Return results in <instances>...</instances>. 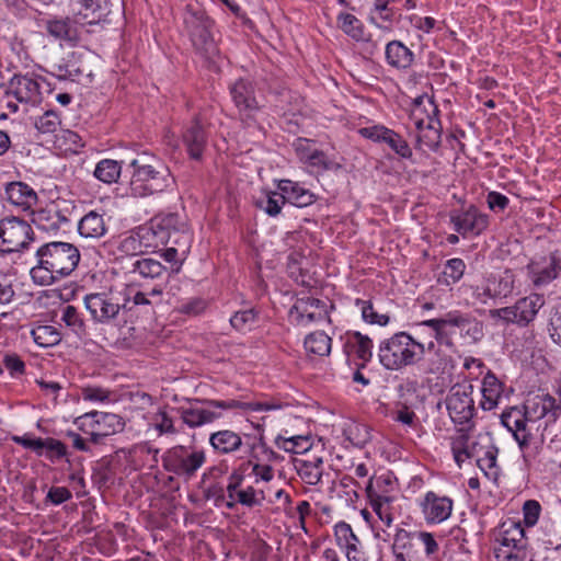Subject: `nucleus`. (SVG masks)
Wrapping results in <instances>:
<instances>
[{"instance_id": "1", "label": "nucleus", "mask_w": 561, "mask_h": 561, "mask_svg": "<svg viewBox=\"0 0 561 561\" xmlns=\"http://www.w3.org/2000/svg\"><path fill=\"white\" fill-rule=\"evenodd\" d=\"M559 415V408H557L553 396L549 393L537 394L527 399L524 410L513 407L504 411L501 414V423L513 434L519 447L524 449L531 439L530 423L545 417L547 422H554Z\"/></svg>"}, {"instance_id": "2", "label": "nucleus", "mask_w": 561, "mask_h": 561, "mask_svg": "<svg viewBox=\"0 0 561 561\" xmlns=\"http://www.w3.org/2000/svg\"><path fill=\"white\" fill-rule=\"evenodd\" d=\"M37 264L31 268L34 283L47 286L70 275L79 264L80 252L68 242H49L36 251Z\"/></svg>"}, {"instance_id": "3", "label": "nucleus", "mask_w": 561, "mask_h": 561, "mask_svg": "<svg viewBox=\"0 0 561 561\" xmlns=\"http://www.w3.org/2000/svg\"><path fill=\"white\" fill-rule=\"evenodd\" d=\"M134 169L130 179V192L134 196L145 197L164 191L170 186L172 178L154 157L144 153L130 162Z\"/></svg>"}, {"instance_id": "4", "label": "nucleus", "mask_w": 561, "mask_h": 561, "mask_svg": "<svg viewBox=\"0 0 561 561\" xmlns=\"http://www.w3.org/2000/svg\"><path fill=\"white\" fill-rule=\"evenodd\" d=\"M425 354L424 344L412 335L399 332L382 341L378 348L380 364L389 370H401L416 364Z\"/></svg>"}, {"instance_id": "5", "label": "nucleus", "mask_w": 561, "mask_h": 561, "mask_svg": "<svg viewBox=\"0 0 561 561\" xmlns=\"http://www.w3.org/2000/svg\"><path fill=\"white\" fill-rule=\"evenodd\" d=\"M184 27L194 47L205 55H213L216 45L211 35L213 21L205 11L196 4H187L183 15Z\"/></svg>"}, {"instance_id": "6", "label": "nucleus", "mask_w": 561, "mask_h": 561, "mask_svg": "<svg viewBox=\"0 0 561 561\" xmlns=\"http://www.w3.org/2000/svg\"><path fill=\"white\" fill-rule=\"evenodd\" d=\"M163 467L185 480L192 479L206 461V454L202 449H192L182 445L169 449L163 458Z\"/></svg>"}, {"instance_id": "7", "label": "nucleus", "mask_w": 561, "mask_h": 561, "mask_svg": "<svg viewBox=\"0 0 561 561\" xmlns=\"http://www.w3.org/2000/svg\"><path fill=\"white\" fill-rule=\"evenodd\" d=\"M181 226H187L185 220L178 214L171 213L156 216L149 226L139 227L137 230L146 251H148L169 244L174 237L173 230H179Z\"/></svg>"}, {"instance_id": "8", "label": "nucleus", "mask_w": 561, "mask_h": 561, "mask_svg": "<svg viewBox=\"0 0 561 561\" xmlns=\"http://www.w3.org/2000/svg\"><path fill=\"white\" fill-rule=\"evenodd\" d=\"M42 99L41 83L28 76L15 75L8 84V88H2L3 107L15 113L19 110L18 103L23 104H37Z\"/></svg>"}, {"instance_id": "9", "label": "nucleus", "mask_w": 561, "mask_h": 561, "mask_svg": "<svg viewBox=\"0 0 561 561\" xmlns=\"http://www.w3.org/2000/svg\"><path fill=\"white\" fill-rule=\"evenodd\" d=\"M84 305L94 321L108 323L118 316L121 310H124L126 299L118 289H111L88 294L84 297Z\"/></svg>"}, {"instance_id": "10", "label": "nucleus", "mask_w": 561, "mask_h": 561, "mask_svg": "<svg viewBox=\"0 0 561 561\" xmlns=\"http://www.w3.org/2000/svg\"><path fill=\"white\" fill-rule=\"evenodd\" d=\"M543 305V296L531 294L518 299L513 306L491 310V316L492 318H499L506 323L526 327L534 321Z\"/></svg>"}, {"instance_id": "11", "label": "nucleus", "mask_w": 561, "mask_h": 561, "mask_svg": "<svg viewBox=\"0 0 561 561\" xmlns=\"http://www.w3.org/2000/svg\"><path fill=\"white\" fill-rule=\"evenodd\" d=\"M32 227L18 217H5L0 220V252H19L33 240Z\"/></svg>"}, {"instance_id": "12", "label": "nucleus", "mask_w": 561, "mask_h": 561, "mask_svg": "<svg viewBox=\"0 0 561 561\" xmlns=\"http://www.w3.org/2000/svg\"><path fill=\"white\" fill-rule=\"evenodd\" d=\"M333 305L329 300L313 297L299 298L289 310V319L297 325H308L313 322H330V310Z\"/></svg>"}, {"instance_id": "13", "label": "nucleus", "mask_w": 561, "mask_h": 561, "mask_svg": "<svg viewBox=\"0 0 561 561\" xmlns=\"http://www.w3.org/2000/svg\"><path fill=\"white\" fill-rule=\"evenodd\" d=\"M473 386L470 383L454 385L446 398V407L455 423L469 422L474 414V401L472 398Z\"/></svg>"}, {"instance_id": "14", "label": "nucleus", "mask_w": 561, "mask_h": 561, "mask_svg": "<svg viewBox=\"0 0 561 561\" xmlns=\"http://www.w3.org/2000/svg\"><path fill=\"white\" fill-rule=\"evenodd\" d=\"M82 425H89L91 431V439L98 442L102 437H106L123 431L125 423L123 419L114 413L93 411L81 416Z\"/></svg>"}, {"instance_id": "15", "label": "nucleus", "mask_w": 561, "mask_h": 561, "mask_svg": "<svg viewBox=\"0 0 561 561\" xmlns=\"http://www.w3.org/2000/svg\"><path fill=\"white\" fill-rule=\"evenodd\" d=\"M229 92L242 121L254 118L260 105L254 96L253 83L244 79H238L230 85Z\"/></svg>"}, {"instance_id": "16", "label": "nucleus", "mask_w": 561, "mask_h": 561, "mask_svg": "<svg viewBox=\"0 0 561 561\" xmlns=\"http://www.w3.org/2000/svg\"><path fill=\"white\" fill-rule=\"evenodd\" d=\"M450 221L455 230L462 236L469 233L478 236L489 227V216L479 211L473 205L462 211H453Z\"/></svg>"}, {"instance_id": "17", "label": "nucleus", "mask_w": 561, "mask_h": 561, "mask_svg": "<svg viewBox=\"0 0 561 561\" xmlns=\"http://www.w3.org/2000/svg\"><path fill=\"white\" fill-rule=\"evenodd\" d=\"M560 270L558 257L550 253L534 257L527 265V275L535 287H542L556 279Z\"/></svg>"}, {"instance_id": "18", "label": "nucleus", "mask_w": 561, "mask_h": 561, "mask_svg": "<svg viewBox=\"0 0 561 561\" xmlns=\"http://www.w3.org/2000/svg\"><path fill=\"white\" fill-rule=\"evenodd\" d=\"M516 287V274L507 268L497 275L490 276L481 290L477 288L476 296L480 301L486 302L488 299L510 296Z\"/></svg>"}, {"instance_id": "19", "label": "nucleus", "mask_w": 561, "mask_h": 561, "mask_svg": "<svg viewBox=\"0 0 561 561\" xmlns=\"http://www.w3.org/2000/svg\"><path fill=\"white\" fill-rule=\"evenodd\" d=\"M42 22L47 34L55 39L66 42L70 45H76L81 41V27H79V21L73 19V16H53Z\"/></svg>"}, {"instance_id": "20", "label": "nucleus", "mask_w": 561, "mask_h": 561, "mask_svg": "<svg viewBox=\"0 0 561 561\" xmlns=\"http://www.w3.org/2000/svg\"><path fill=\"white\" fill-rule=\"evenodd\" d=\"M497 455L499 448L492 443V439L488 435L480 436L477 440L474 458L480 470L493 482L499 480L501 472Z\"/></svg>"}, {"instance_id": "21", "label": "nucleus", "mask_w": 561, "mask_h": 561, "mask_svg": "<svg viewBox=\"0 0 561 561\" xmlns=\"http://www.w3.org/2000/svg\"><path fill=\"white\" fill-rule=\"evenodd\" d=\"M420 506L428 524H439L451 515L454 502L446 495L428 491L420 502Z\"/></svg>"}, {"instance_id": "22", "label": "nucleus", "mask_w": 561, "mask_h": 561, "mask_svg": "<svg viewBox=\"0 0 561 561\" xmlns=\"http://www.w3.org/2000/svg\"><path fill=\"white\" fill-rule=\"evenodd\" d=\"M73 19L79 21V27L83 32L85 25L99 24L110 13L107 0H81L72 4Z\"/></svg>"}, {"instance_id": "23", "label": "nucleus", "mask_w": 561, "mask_h": 561, "mask_svg": "<svg viewBox=\"0 0 561 561\" xmlns=\"http://www.w3.org/2000/svg\"><path fill=\"white\" fill-rule=\"evenodd\" d=\"M381 481L387 482V480H381V478L376 479V481L369 479L366 485V494L371 510L379 519L389 527L393 522L392 503L394 497L381 493L376 489V485H379Z\"/></svg>"}, {"instance_id": "24", "label": "nucleus", "mask_w": 561, "mask_h": 561, "mask_svg": "<svg viewBox=\"0 0 561 561\" xmlns=\"http://www.w3.org/2000/svg\"><path fill=\"white\" fill-rule=\"evenodd\" d=\"M336 546L344 552L347 561H362L363 551L359 538L354 534L350 524L340 522L334 526Z\"/></svg>"}, {"instance_id": "25", "label": "nucleus", "mask_w": 561, "mask_h": 561, "mask_svg": "<svg viewBox=\"0 0 561 561\" xmlns=\"http://www.w3.org/2000/svg\"><path fill=\"white\" fill-rule=\"evenodd\" d=\"M173 234L174 237L169 242L171 245L162 251L161 256L164 261L175 264V271L179 272L188 253L192 237L187 226H181L179 230H173Z\"/></svg>"}, {"instance_id": "26", "label": "nucleus", "mask_w": 561, "mask_h": 561, "mask_svg": "<svg viewBox=\"0 0 561 561\" xmlns=\"http://www.w3.org/2000/svg\"><path fill=\"white\" fill-rule=\"evenodd\" d=\"M182 140L192 159H202L204 149L207 144V133L198 117H195L188 125L185 126L182 133Z\"/></svg>"}, {"instance_id": "27", "label": "nucleus", "mask_w": 561, "mask_h": 561, "mask_svg": "<svg viewBox=\"0 0 561 561\" xmlns=\"http://www.w3.org/2000/svg\"><path fill=\"white\" fill-rule=\"evenodd\" d=\"M417 135L415 148L422 152L437 151L442 140V124L438 119H430L422 126L416 127Z\"/></svg>"}, {"instance_id": "28", "label": "nucleus", "mask_w": 561, "mask_h": 561, "mask_svg": "<svg viewBox=\"0 0 561 561\" xmlns=\"http://www.w3.org/2000/svg\"><path fill=\"white\" fill-rule=\"evenodd\" d=\"M209 445L219 455H229L239 451L243 445L239 433L231 430H220L209 436Z\"/></svg>"}, {"instance_id": "29", "label": "nucleus", "mask_w": 561, "mask_h": 561, "mask_svg": "<svg viewBox=\"0 0 561 561\" xmlns=\"http://www.w3.org/2000/svg\"><path fill=\"white\" fill-rule=\"evenodd\" d=\"M5 198L12 205L30 209L37 203L36 192L23 182H10L5 185Z\"/></svg>"}, {"instance_id": "30", "label": "nucleus", "mask_w": 561, "mask_h": 561, "mask_svg": "<svg viewBox=\"0 0 561 561\" xmlns=\"http://www.w3.org/2000/svg\"><path fill=\"white\" fill-rule=\"evenodd\" d=\"M463 313L459 311H451L442 318L422 321L417 324L419 328L428 327L434 333L437 341H443L458 333V325L453 323L455 318H463Z\"/></svg>"}, {"instance_id": "31", "label": "nucleus", "mask_w": 561, "mask_h": 561, "mask_svg": "<svg viewBox=\"0 0 561 561\" xmlns=\"http://www.w3.org/2000/svg\"><path fill=\"white\" fill-rule=\"evenodd\" d=\"M276 459L277 454L267 446L263 434H260L252 444H249V459L241 463L237 470L244 472L256 463L273 462Z\"/></svg>"}, {"instance_id": "32", "label": "nucleus", "mask_w": 561, "mask_h": 561, "mask_svg": "<svg viewBox=\"0 0 561 561\" xmlns=\"http://www.w3.org/2000/svg\"><path fill=\"white\" fill-rule=\"evenodd\" d=\"M439 110L434 100L427 94L420 95L413 100L410 118L415 127L422 126L430 119H438Z\"/></svg>"}, {"instance_id": "33", "label": "nucleus", "mask_w": 561, "mask_h": 561, "mask_svg": "<svg viewBox=\"0 0 561 561\" xmlns=\"http://www.w3.org/2000/svg\"><path fill=\"white\" fill-rule=\"evenodd\" d=\"M278 188L283 193L285 203L294 206L306 207L314 202V195L296 182L283 180L279 182Z\"/></svg>"}, {"instance_id": "34", "label": "nucleus", "mask_w": 561, "mask_h": 561, "mask_svg": "<svg viewBox=\"0 0 561 561\" xmlns=\"http://www.w3.org/2000/svg\"><path fill=\"white\" fill-rule=\"evenodd\" d=\"M503 392V385L496 378V376L488 371V374L483 377L481 393L482 400L480 405L483 410L490 411L496 408L499 400L501 399Z\"/></svg>"}, {"instance_id": "35", "label": "nucleus", "mask_w": 561, "mask_h": 561, "mask_svg": "<svg viewBox=\"0 0 561 561\" xmlns=\"http://www.w3.org/2000/svg\"><path fill=\"white\" fill-rule=\"evenodd\" d=\"M345 348L348 355L355 356L363 362L364 366L371 359L373 356V341L359 332H348Z\"/></svg>"}, {"instance_id": "36", "label": "nucleus", "mask_w": 561, "mask_h": 561, "mask_svg": "<svg viewBox=\"0 0 561 561\" xmlns=\"http://www.w3.org/2000/svg\"><path fill=\"white\" fill-rule=\"evenodd\" d=\"M180 416L188 427L195 428L205 424L213 423L220 417V413L203 408H180Z\"/></svg>"}, {"instance_id": "37", "label": "nucleus", "mask_w": 561, "mask_h": 561, "mask_svg": "<svg viewBox=\"0 0 561 561\" xmlns=\"http://www.w3.org/2000/svg\"><path fill=\"white\" fill-rule=\"evenodd\" d=\"M78 231L84 238L98 239L103 237L106 232L103 216L94 210L89 211L80 219Z\"/></svg>"}, {"instance_id": "38", "label": "nucleus", "mask_w": 561, "mask_h": 561, "mask_svg": "<svg viewBox=\"0 0 561 561\" xmlns=\"http://www.w3.org/2000/svg\"><path fill=\"white\" fill-rule=\"evenodd\" d=\"M386 58L389 65L405 69L413 62V53L401 42L392 41L386 46Z\"/></svg>"}, {"instance_id": "39", "label": "nucleus", "mask_w": 561, "mask_h": 561, "mask_svg": "<svg viewBox=\"0 0 561 561\" xmlns=\"http://www.w3.org/2000/svg\"><path fill=\"white\" fill-rule=\"evenodd\" d=\"M297 473L300 479L309 485H317L323 474V461L321 458H313L308 460H298Z\"/></svg>"}, {"instance_id": "40", "label": "nucleus", "mask_w": 561, "mask_h": 561, "mask_svg": "<svg viewBox=\"0 0 561 561\" xmlns=\"http://www.w3.org/2000/svg\"><path fill=\"white\" fill-rule=\"evenodd\" d=\"M206 404L210 408H217L222 410H252V411H271L280 408V404L268 403V402H241L238 400H206Z\"/></svg>"}, {"instance_id": "41", "label": "nucleus", "mask_w": 561, "mask_h": 561, "mask_svg": "<svg viewBox=\"0 0 561 561\" xmlns=\"http://www.w3.org/2000/svg\"><path fill=\"white\" fill-rule=\"evenodd\" d=\"M33 222L38 229L50 232L59 230L61 225L67 222V218L56 209L45 208L33 214Z\"/></svg>"}, {"instance_id": "42", "label": "nucleus", "mask_w": 561, "mask_h": 561, "mask_svg": "<svg viewBox=\"0 0 561 561\" xmlns=\"http://www.w3.org/2000/svg\"><path fill=\"white\" fill-rule=\"evenodd\" d=\"M332 339L323 331H316L305 339V348L308 353L327 356L331 352Z\"/></svg>"}, {"instance_id": "43", "label": "nucleus", "mask_w": 561, "mask_h": 561, "mask_svg": "<svg viewBox=\"0 0 561 561\" xmlns=\"http://www.w3.org/2000/svg\"><path fill=\"white\" fill-rule=\"evenodd\" d=\"M453 323L458 325V333L468 342L480 341L483 336L482 324L468 314L453 319Z\"/></svg>"}, {"instance_id": "44", "label": "nucleus", "mask_w": 561, "mask_h": 561, "mask_svg": "<svg viewBox=\"0 0 561 561\" xmlns=\"http://www.w3.org/2000/svg\"><path fill=\"white\" fill-rule=\"evenodd\" d=\"M477 442L469 444V437L467 434H459L451 440V451L456 463L461 465L469 458L474 457Z\"/></svg>"}, {"instance_id": "45", "label": "nucleus", "mask_w": 561, "mask_h": 561, "mask_svg": "<svg viewBox=\"0 0 561 561\" xmlns=\"http://www.w3.org/2000/svg\"><path fill=\"white\" fill-rule=\"evenodd\" d=\"M275 445L286 453L301 454L307 451L311 447V442L309 436L277 435L275 438Z\"/></svg>"}, {"instance_id": "46", "label": "nucleus", "mask_w": 561, "mask_h": 561, "mask_svg": "<svg viewBox=\"0 0 561 561\" xmlns=\"http://www.w3.org/2000/svg\"><path fill=\"white\" fill-rule=\"evenodd\" d=\"M34 342L42 347H50L57 345L61 341L59 330L50 324H41L35 327L31 332Z\"/></svg>"}, {"instance_id": "47", "label": "nucleus", "mask_w": 561, "mask_h": 561, "mask_svg": "<svg viewBox=\"0 0 561 561\" xmlns=\"http://www.w3.org/2000/svg\"><path fill=\"white\" fill-rule=\"evenodd\" d=\"M122 167L118 161L112 159L101 160L94 170V176L103 183L112 184L121 176Z\"/></svg>"}, {"instance_id": "48", "label": "nucleus", "mask_w": 561, "mask_h": 561, "mask_svg": "<svg viewBox=\"0 0 561 561\" xmlns=\"http://www.w3.org/2000/svg\"><path fill=\"white\" fill-rule=\"evenodd\" d=\"M165 271V267L157 260L141 259L133 263L131 272L144 278H158Z\"/></svg>"}, {"instance_id": "49", "label": "nucleus", "mask_w": 561, "mask_h": 561, "mask_svg": "<svg viewBox=\"0 0 561 561\" xmlns=\"http://www.w3.org/2000/svg\"><path fill=\"white\" fill-rule=\"evenodd\" d=\"M383 144H386L400 159H412V148L408 141L393 129H389Z\"/></svg>"}, {"instance_id": "50", "label": "nucleus", "mask_w": 561, "mask_h": 561, "mask_svg": "<svg viewBox=\"0 0 561 561\" xmlns=\"http://www.w3.org/2000/svg\"><path fill=\"white\" fill-rule=\"evenodd\" d=\"M42 446L37 450V456H44L51 462L67 455V447L64 443L55 438H42Z\"/></svg>"}, {"instance_id": "51", "label": "nucleus", "mask_w": 561, "mask_h": 561, "mask_svg": "<svg viewBox=\"0 0 561 561\" xmlns=\"http://www.w3.org/2000/svg\"><path fill=\"white\" fill-rule=\"evenodd\" d=\"M337 23L341 30L352 38L359 41L364 37V27L362 22L353 14L340 13Z\"/></svg>"}, {"instance_id": "52", "label": "nucleus", "mask_w": 561, "mask_h": 561, "mask_svg": "<svg viewBox=\"0 0 561 561\" xmlns=\"http://www.w3.org/2000/svg\"><path fill=\"white\" fill-rule=\"evenodd\" d=\"M434 342H430L427 346V365L424 368V371L426 374L431 375H438L443 374L448 365H449V358L447 356L440 355L438 352H433L434 348Z\"/></svg>"}, {"instance_id": "53", "label": "nucleus", "mask_w": 561, "mask_h": 561, "mask_svg": "<svg viewBox=\"0 0 561 561\" xmlns=\"http://www.w3.org/2000/svg\"><path fill=\"white\" fill-rule=\"evenodd\" d=\"M355 305L359 309L365 322L378 325H386L389 322V317L387 314L378 313L370 300L356 299Z\"/></svg>"}, {"instance_id": "54", "label": "nucleus", "mask_w": 561, "mask_h": 561, "mask_svg": "<svg viewBox=\"0 0 561 561\" xmlns=\"http://www.w3.org/2000/svg\"><path fill=\"white\" fill-rule=\"evenodd\" d=\"M256 205L263 209L268 216H277L282 207L285 205L282 192H270L263 198L257 201Z\"/></svg>"}, {"instance_id": "55", "label": "nucleus", "mask_w": 561, "mask_h": 561, "mask_svg": "<svg viewBox=\"0 0 561 561\" xmlns=\"http://www.w3.org/2000/svg\"><path fill=\"white\" fill-rule=\"evenodd\" d=\"M500 547L524 550V529L519 525H512L510 529L503 533Z\"/></svg>"}, {"instance_id": "56", "label": "nucleus", "mask_w": 561, "mask_h": 561, "mask_svg": "<svg viewBox=\"0 0 561 561\" xmlns=\"http://www.w3.org/2000/svg\"><path fill=\"white\" fill-rule=\"evenodd\" d=\"M118 251L126 255H137L146 251L138 230L119 241Z\"/></svg>"}, {"instance_id": "57", "label": "nucleus", "mask_w": 561, "mask_h": 561, "mask_svg": "<svg viewBox=\"0 0 561 561\" xmlns=\"http://www.w3.org/2000/svg\"><path fill=\"white\" fill-rule=\"evenodd\" d=\"M257 313L254 309L240 310L230 318L231 325L238 331H248L255 324Z\"/></svg>"}, {"instance_id": "58", "label": "nucleus", "mask_w": 561, "mask_h": 561, "mask_svg": "<svg viewBox=\"0 0 561 561\" xmlns=\"http://www.w3.org/2000/svg\"><path fill=\"white\" fill-rule=\"evenodd\" d=\"M59 115L55 111H46L35 122V127L43 134H53L60 126Z\"/></svg>"}, {"instance_id": "59", "label": "nucleus", "mask_w": 561, "mask_h": 561, "mask_svg": "<svg viewBox=\"0 0 561 561\" xmlns=\"http://www.w3.org/2000/svg\"><path fill=\"white\" fill-rule=\"evenodd\" d=\"M119 294L126 299V307L124 310H131L135 306L149 305L148 295L136 289L134 286H125L118 289Z\"/></svg>"}, {"instance_id": "60", "label": "nucleus", "mask_w": 561, "mask_h": 561, "mask_svg": "<svg viewBox=\"0 0 561 561\" xmlns=\"http://www.w3.org/2000/svg\"><path fill=\"white\" fill-rule=\"evenodd\" d=\"M61 321L77 335L84 331V322L73 306L67 305L62 308Z\"/></svg>"}, {"instance_id": "61", "label": "nucleus", "mask_w": 561, "mask_h": 561, "mask_svg": "<svg viewBox=\"0 0 561 561\" xmlns=\"http://www.w3.org/2000/svg\"><path fill=\"white\" fill-rule=\"evenodd\" d=\"M466 270V264L461 259H450L446 262L444 267V277L446 278L447 284L457 283L463 275Z\"/></svg>"}, {"instance_id": "62", "label": "nucleus", "mask_w": 561, "mask_h": 561, "mask_svg": "<svg viewBox=\"0 0 561 561\" xmlns=\"http://www.w3.org/2000/svg\"><path fill=\"white\" fill-rule=\"evenodd\" d=\"M244 481V474L242 470H233L228 478L227 485V494L229 501L227 502V507L232 508L237 502V493L238 489L242 485Z\"/></svg>"}, {"instance_id": "63", "label": "nucleus", "mask_w": 561, "mask_h": 561, "mask_svg": "<svg viewBox=\"0 0 561 561\" xmlns=\"http://www.w3.org/2000/svg\"><path fill=\"white\" fill-rule=\"evenodd\" d=\"M154 430L159 432V435L164 434H176L178 430L174 426V422L171 416L165 411H159L154 415Z\"/></svg>"}, {"instance_id": "64", "label": "nucleus", "mask_w": 561, "mask_h": 561, "mask_svg": "<svg viewBox=\"0 0 561 561\" xmlns=\"http://www.w3.org/2000/svg\"><path fill=\"white\" fill-rule=\"evenodd\" d=\"M392 549L394 554L409 552L412 549L411 534L405 529H398L394 535Z\"/></svg>"}]
</instances>
